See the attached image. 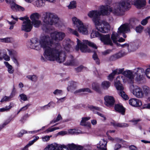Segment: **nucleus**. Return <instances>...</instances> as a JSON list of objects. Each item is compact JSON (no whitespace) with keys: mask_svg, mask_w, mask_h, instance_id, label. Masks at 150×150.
Instances as JSON below:
<instances>
[{"mask_svg":"<svg viewBox=\"0 0 150 150\" xmlns=\"http://www.w3.org/2000/svg\"><path fill=\"white\" fill-rule=\"evenodd\" d=\"M55 104L53 102H50L48 104L46 105L43 106L41 107V109L42 110H45L48 109L50 106H52L54 107L55 106Z\"/></svg>","mask_w":150,"mask_h":150,"instance_id":"nucleus-34","label":"nucleus"},{"mask_svg":"<svg viewBox=\"0 0 150 150\" xmlns=\"http://www.w3.org/2000/svg\"><path fill=\"white\" fill-rule=\"evenodd\" d=\"M110 83L108 81H104L102 83V86L105 89H108L110 86Z\"/></svg>","mask_w":150,"mask_h":150,"instance_id":"nucleus-39","label":"nucleus"},{"mask_svg":"<svg viewBox=\"0 0 150 150\" xmlns=\"http://www.w3.org/2000/svg\"><path fill=\"white\" fill-rule=\"evenodd\" d=\"M72 20L74 27L76 28L80 33L83 35L88 34V25H84L81 21L76 17H73Z\"/></svg>","mask_w":150,"mask_h":150,"instance_id":"nucleus-7","label":"nucleus"},{"mask_svg":"<svg viewBox=\"0 0 150 150\" xmlns=\"http://www.w3.org/2000/svg\"><path fill=\"white\" fill-rule=\"evenodd\" d=\"M122 57V54L121 53H118L111 56L109 58L110 61H113L119 59Z\"/></svg>","mask_w":150,"mask_h":150,"instance_id":"nucleus-28","label":"nucleus"},{"mask_svg":"<svg viewBox=\"0 0 150 150\" xmlns=\"http://www.w3.org/2000/svg\"><path fill=\"white\" fill-rule=\"evenodd\" d=\"M90 119V117H82L80 122V125L82 126H86V121Z\"/></svg>","mask_w":150,"mask_h":150,"instance_id":"nucleus-36","label":"nucleus"},{"mask_svg":"<svg viewBox=\"0 0 150 150\" xmlns=\"http://www.w3.org/2000/svg\"><path fill=\"white\" fill-rule=\"evenodd\" d=\"M0 42H3L8 43L9 42V38H0Z\"/></svg>","mask_w":150,"mask_h":150,"instance_id":"nucleus-61","label":"nucleus"},{"mask_svg":"<svg viewBox=\"0 0 150 150\" xmlns=\"http://www.w3.org/2000/svg\"><path fill=\"white\" fill-rule=\"evenodd\" d=\"M93 58L94 60L96 61V62L97 64H100L99 59L98 58L97 54L95 53H94L93 55Z\"/></svg>","mask_w":150,"mask_h":150,"instance_id":"nucleus-51","label":"nucleus"},{"mask_svg":"<svg viewBox=\"0 0 150 150\" xmlns=\"http://www.w3.org/2000/svg\"><path fill=\"white\" fill-rule=\"evenodd\" d=\"M123 74L128 79V82L131 84L134 83V75L133 71L127 70L123 73Z\"/></svg>","mask_w":150,"mask_h":150,"instance_id":"nucleus-14","label":"nucleus"},{"mask_svg":"<svg viewBox=\"0 0 150 150\" xmlns=\"http://www.w3.org/2000/svg\"><path fill=\"white\" fill-rule=\"evenodd\" d=\"M19 96L22 100L24 101L28 100L27 97L26 95L24 93H22L20 94Z\"/></svg>","mask_w":150,"mask_h":150,"instance_id":"nucleus-56","label":"nucleus"},{"mask_svg":"<svg viewBox=\"0 0 150 150\" xmlns=\"http://www.w3.org/2000/svg\"><path fill=\"white\" fill-rule=\"evenodd\" d=\"M69 33L73 35H74L76 36L79 37V33L77 30L74 29L70 28L69 29Z\"/></svg>","mask_w":150,"mask_h":150,"instance_id":"nucleus-44","label":"nucleus"},{"mask_svg":"<svg viewBox=\"0 0 150 150\" xmlns=\"http://www.w3.org/2000/svg\"><path fill=\"white\" fill-rule=\"evenodd\" d=\"M143 28L144 27L142 26L139 25L135 28V30L137 33H141L142 32Z\"/></svg>","mask_w":150,"mask_h":150,"instance_id":"nucleus-46","label":"nucleus"},{"mask_svg":"<svg viewBox=\"0 0 150 150\" xmlns=\"http://www.w3.org/2000/svg\"><path fill=\"white\" fill-rule=\"evenodd\" d=\"M104 99L105 104L108 106L113 105L115 101L114 98L111 96H107L105 97Z\"/></svg>","mask_w":150,"mask_h":150,"instance_id":"nucleus-18","label":"nucleus"},{"mask_svg":"<svg viewBox=\"0 0 150 150\" xmlns=\"http://www.w3.org/2000/svg\"><path fill=\"white\" fill-rule=\"evenodd\" d=\"M116 75L114 73L113 71L108 76V79L110 80H112L114 77L115 75Z\"/></svg>","mask_w":150,"mask_h":150,"instance_id":"nucleus-62","label":"nucleus"},{"mask_svg":"<svg viewBox=\"0 0 150 150\" xmlns=\"http://www.w3.org/2000/svg\"><path fill=\"white\" fill-rule=\"evenodd\" d=\"M48 0H38V7H41L43 6L45 3L46 1Z\"/></svg>","mask_w":150,"mask_h":150,"instance_id":"nucleus-59","label":"nucleus"},{"mask_svg":"<svg viewBox=\"0 0 150 150\" xmlns=\"http://www.w3.org/2000/svg\"><path fill=\"white\" fill-rule=\"evenodd\" d=\"M65 36V34L64 33L62 32H58L57 31H55L52 32L50 33V39L52 40H54L56 41L59 42L62 40ZM54 44L53 42L52 44L51 47H52L54 46Z\"/></svg>","mask_w":150,"mask_h":150,"instance_id":"nucleus-8","label":"nucleus"},{"mask_svg":"<svg viewBox=\"0 0 150 150\" xmlns=\"http://www.w3.org/2000/svg\"><path fill=\"white\" fill-rule=\"evenodd\" d=\"M62 119V118L61 115L60 114H59L56 118L54 119L50 122V124H52L53 123H55Z\"/></svg>","mask_w":150,"mask_h":150,"instance_id":"nucleus-49","label":"nucleus"},{"mask_svg":"<svg viewBox=\"0 0 150 150\" xmlns=\"http://www.w3.org/2000/svg\"><path fill=\"white\" fill-rule=\"evenodd\" d=\"M18 57V52L17 51L13 49L10 50V57Z\"/></svg>","mask_w":150,"mask_h":150,"instance_id":"nucleus-40","label":"nucleus"},{"mask_svg":"<svg viewBox=\"0 0 150 150\" xmlns=\"http://www.w3.org/2000/svg\"><path fill=\"white\" fill-rule=\"evenodd\" d=\"M133 72L136 80L139 81L142 79L144 73V70L142 68H137L133 70Z\"/></svg>","mask_w":150,"mask_h":150,"instance_id":"nucleus-12","label":"nucleus"},{"mask_svg":"<svg viewBox=\"0 0 150 150\" xmlns=\"http://www.w3.org/2000/svg\"><path fill=\"white\" fill-rule=\"evenodd\" d=\"M30 105V104H28L26 105L25 106L22 108L18 112L17 114H18L19 113V112L21 111H24L27 110L28 108V107Z\"/></svg>","mask_w":150,"mask_h":150,"instance_id":"nucleus-60","label":"nucleus"},{"mask_svg":"<svg viewBox=\"0 0 150 150\" xmlns=\"http://www.w3.org/2000/svg\"><path fill=\"white\" fill-rule=\"evenodd\" d=\"M115 108L116 110L121 112L122 115L124 114L125 110L122 105L118 104L116 105L115 107Z\"/></svg>","mask_w":150,"mask_h":150,"instance_id":"nucleus-26","label":"nucleus"},{"mask_svg":"<svg viewBox=\"0 0 150 150\" xmlns=\"http://www.w3.org/2000/svg\"><path fill=\"white\" fill-rule=\"evenodd\" d=\"M35 27H38L41 23V21L39 20L32 21V23Z\"/></svg>","mask_w":150,"mask_h":150,"instance_id":"nucleus-41","label":"nucleus"},{"mask_svg":"<svg viewBox=\"0 0 150 150\" xmlns=\"http://www.w3.org/2000/svg\"><path fill=\"white\" fill-rule=\"evenodd\" d=\"M110 124L115 127H127L129 126V125L126 123H119L115 121H112L110 122Z\"/></svg>","mask_w":150,"mask_h":150,"instance_id":"nucleus-22","label":"nucleus"},{"mask_svg":"<svg viewBox=\"0 0 150 150\" xmlns=\"http://www.w3.org/2000/svg\"><path fill=\"white\" fill-rule=\"evenodd\" d=\"M76 7V3L74 1H71L70 4L69 6H68V7L69 9H71L75 8Z\"/></svg>","mask_w":150,"mask_h":150,"instance_id":"nucleus-48","label":"nucleus"},{"mask_svg":"<svg viewBox=\"0 0 150 150\" xmlns=\"http://www.w3.org/2000/svg\"><path fill=\"white\" fill-rule=\"evenodd\" d=\"M60 145L54 143L47 145L44 149V150H54L58 148Z\"/></svg>","mask_w":150,"mask_h":150,"instance_id":"nucleus-21","label":"nucleus"},{"mask_svg":"<svg viewBox=\"0 0 150 150\" xmlns=\"http://www.w3.org/2000/svg\"><path fill=\"white\" fill-rule=\"evenodd\" d=\"M33 27L31 22L29 19L27 21H24L22 24L21 27V30L27 32L31 31Z\"/></svg>","mask_w":150,"mask_h":150,"instance_id":"nucleus-11","label":"nucleus"},{"mask_svg":"<svg viewBox=\"0 0 150 150\" xmlns=\"http://www.w3.org/2000/svg\"><path fill=\"white\" fill-rule=\"evenodd\" d=\"M115 86L118 91V93L120 96L125 100L128 99V96L123 91L124 87L122 84L120 83V81H117L116 79L115 81Z\"/></svg>","mask_w":150,"mask_h":150,"instance_id":"nucleus-10","label":"nucleus"},{"mask_svg":"<svg viewBox=\"0 0 150 150\" xmlns=\"http://www.w3.org/2000/svg\"><path fill=\"white\" fill-rule=\"evenodd\" d=\"M101 34L98 31L93 30L91 34V38L95 37H99L100 38Z\"/></svg>","mask_w":150,"mask_h":150,"instance_id":"nucleus-33","label":"nucleus"},{"mask_svg":"<svg viewBox=\"0 0 150 150\" xmlns=\"http://www.w3.org/2000/svg\"><path fill=\"white\" fill-rule=\"evenodd\" d=\"M40 16V15L37 13H35L32 14L30 18L32 21L39 20Z\"/></svg>","mask_w":150,"mask_h":150,"instance_id":"nucleus-27","label":"nucleus"},{"mask_svg":"<svg viewBox=\"0 0 150 150\" xmlns=\"http://www.w3.org/2000/svg\"><path fill=\"white\" fill-rule=\"evenodd\" d=\"M81 92H87L88 93H91V91L88 88H83L77 90L74 92V93L76 94L80 93Z\"/></svg>","mask_w":150,"mask_h":150,"instance_id":"nucleus-35","label":"nucleus"},{"mask_svg":"<svg viewBox=\"0 0 150 150\" xmlns=\"http://www.w3.org/2000/svg\"><path fill=\"white\" fill-rule=\"evenodd\" d=\"M61 47L59 43H57L52 47L47 49L44 52L45 58L42 56L41 59L44 62L46 59L52 61L56 60L59 63L64 61L66 59L65 53L62 51Z\"/></svg>","mask_w":150,"mask_h":150,"instance_id":"nucleus-1","label":"nucleus"},{"mask_svg":"<svg viewBox=\"0 0 150 150\" xmlns=\"http://www.w3.org/2000/svg\"><path fill=\"white\" fill-rule=\"evenodd\" d=\"M88 108L91 110L95 114H97L101 117H103L104 120H106L105 117L103 114L97 111L100 110V109L99 108L94 106L92 105H90L88 106Z\"/></svg>","mask_w":150,"mask_h":150,"instance_id":"nucleus-16","label":"nucleus"},{"mask_svg":"<svg viewBox=\"0 0 150 150\" xmlns=\"http://www.w3.org/2000/svg\"><path fill=\"white\" fill-rule=\"evenodd\" d=\"M26 2L31 3L33 2L35 5L38 7V0H24Z\"/></svg>","mask_w":150,"mask_h":150,"instance_id":"nucleus-54","label":"nucleus"},{"mask_svg":"<svg viewBox=\"0 0 150 150\" xmlns=\"http://www.w3.org/2000/svg\"><path fill=\"white\" fill-rule=\"evenodd\" d=\"M10 44L11 49L12 48H16L18 47V45L17 43L12 38H10Z\"/></svg>","mask_w":150,"mask_h":150,"instance_id":"nucleus-32","label":"nucleus"},{"mask_svg":"<svg viewBox=\"0 0 150 150\" xmlns=\"http://www.w3.org/2000/svg\"><path fill=\"white\" fill-rule=\"evenodd\" d=\"M146 0H136L134 1V4L138 9L144 7L146 5Z\"/></svg>","mask_w":150,"mask_h":150,"instance_id":"nucleus-17","label":"nucleus"},{"mask_svg":"<svg viewBox=\"0 0 150 150\" xmlns=\"http://www.w3.org/2000/svg\"><path fill=\"white\" fill-rule=\"evenodd\" d=\"M67 146L69 150H81L82 149V146L73 143L68 144Z\"/></svg>","mask_w":150,"mask_h":150,"instance_id":"nucleus-23","label":"nucleus"},{"mask_svg":"<svg viewBox=\"0 0 150 150\" xmlns=\"http://www.w3.org/2000/svg\"><path fill=\"white\" fill-rule=\"evenodd\" d=\"M43 21L44 24L42 29L45 33H48L51 30L50 26L58 23L59 20L57 16L53 13L46 12L44 14Z\"/></svg>","mask_w":150,"mask_h":150,"instance_id":"nucleus-5","label":"nucleus"},{"mask_svg":"<svg viewBox=\"0 0 150 150\" xmlns=\"http://www.w3.org/2000/svg\"><path fill=\"white\" fill-rule=\"evenodd\" d=\"M52 135L50 136H45L44 137H42V140L43 142H47L50 139V137H52Z\"/></svg>","mask_w":150,"mask_h":150,"instance_id":"nucleus-57","label":"nucleus"},{"mask_svg":"<svg viewBox=\"0 0 150 150\" xmlns=\"http://www.w3.org/2000/svg\"><path fill=\"white\" fill-rule=\"evenodd\" d=\"M129 44H132V45L131 46H128V49L129 50L131 51H133L136 49L135 45L134 43H131Z\"/></svg>","mask_w":150,"mask_h":150,"instance_id":"nucleus-53","label":"nucleus"},{"mask_svg":"<svg viewBox=\"0 0 150 150\" xmlns=\"http://www.w3.org/2000/svg\"><path fill=\"white\" fill-rule=\"evenodd\" d=\"M74 61L73 59V57L71 56V59L67 60V62L65 63V65L67 66L73 65L74 64Z\"/></svg>","mask_w":150,"mask_h":150,"instance_id":"nucleus-38","label":"nucleus"},{"mask_svg":"<svg viewBox=\"0 0 150 150\" xmlns=\"http://www.w3.org/2000/svg\"><path fill=\"white\" fill-rule=\"evenodd\" d=\"M15 0H10V4L11 8L14 11H17L18 5L16 4L15 3Z\"/></svg>","mask_w":150,"mask_h":150,"instance_id":"nucleus-30","label":"nucleus"},{"mask_svg":"<svg viewBox=\"0 0 150 150\" xmlns=\"http://www.w3.org/2000/svg\"><path fill=\"white\" fill-rule=\"evenodd\" d=\"M3 59L6 61L9 60V57L5 52V51L0 50V60H2Z\"/></svg>","mask_w":150,"mask_h":150,"instance_id":"nucleus-24","label":"nucleus"},{"mask_svg":"<svg viewBox=\"0 0 150 150\" xmlns=\"http://www.w3.org/2000/svg\"><path fill=\"white\" fill-rule=\"evenodd\" d=\"M77 45L76 47V50H78L79 49L82 52H90L92 51L88 48L87 45L92 47L93 48L96 49L97 47L96 45L93 42L88 41V40H83L82 41L77 39Z\"/></svg>","mask_w":150,"mask_h":150,"instance_id":"nucleus-6","label":"nucleus"},{"mask_svg":"<svg viewBox=\"0 0 150 150\" xmlns=\"http://www.w3.org/2000/svg\"><path fill=\"white\" fill-rule=\"evenodd\" d=\"M92 89L96 91H99L100 87L99 84L97 83H93L92 84Z\"/></svg>","mask_w":150,"mask_h":150,"instance_id":"nucleus-42","label":"nucleus"},{"mask_svg":"<svg viewBox=\"0 0 150 150\" xmlns=\"http://www.w3.org/2000/svg\"><path fill=\"white\" fill-rule=\"evenodd\" d=\"M62 91L61 90L56 89L53 92V93L55 96L60 95L62 94Z\"/></svg>","mask_w":150,"mask_h":150,"instance_id":"nucleus-55","label":"nucleus"},{"mask_svg":"<svg viewBox=\"0 0 150 150\" xmlns=\"http://www.w3.org/2000/svg\"><path fill=\"white\" fill-rule=\"evenodd\" d=\"M100 39L104 45H109L110 46L113 45V43L110 38V36L109 34L106 35L101 34Z\"/></svg>","mask_w":150,"mask_h":150,"instance_id":"nucleus-13","label":"nucleus"},{"mask_svg":"<svg viewBox=\"0 0 150 150\" xmlns=\"http://www.w3.org/2000/svg\"><path fill=\"white\" fill-rule=\"evenodd\" d=\"M145 74L147 77L150 79V68H147L145 71Z\"/></svg>","mask_w":150,"mask_h":150,"instance_id":"nucleus-64","label":"nucleus"},{"mask_svg":"<svg viewBox=\"0 0 150 150\" xmlns=\"http://www.w3.org/2000/svg\"><path fill=\"white\" fill-rule=\"evenodd\" d=\"M129 103L130 105L134 107L140 106L142 105L141 100L136 98L130 99L129 100Z\"/></svg>","mask_w":150,"mask_h":150,"instance_id":"nucleus-19","label":"nucleus"},{"mask_svg":"<svg viewBox=\"0 0 150 150\" xmlns=\"http://www.w3.org/2000/svg\"><path fill=\"white\" fill-rule=\"evenodd\" d=\"M102 5L100 7V11L97 10L90 11L88 14V16L92 18L96 29L99 31L103 33H108L110 29V25L108 23L104 20L100 19V16H106L103 14L102 11Z\"/></svg>","mask_w":150,"mask_h":150,"instance_id":"nucleus-3","label":"nucleus"},{"mask_svg":"<svg viewBox=\"0 0 150 150\" xmlns=\"http://www.w3.org/2000/svg\"><path fill=\"white\" fill-rule=\"evenodd\" d=\"M124 69V68L116 69L113 71L115 74H119L122 73L123 74Z\"/></svg>","mask_w":150,"mask_h":150,"instance_id":"nucleus-50","label":"nucleus"},{"mask_svg":"<svg viewBox=\"0 0 150 150\" xmlns=\"http://www.w3.org/2000/svg\"><path fill=\"white\" fill-rule=\"evenodd\" d=\"M68 133L69 134H77L80 133L77 130L75 129H71L68 131Z\"/></svg>","mask_w":150,"mask_h":150,"instance_id":"nucleus-47","label":"nucleus"},{"mask_svg":"<svg viewBox=\"0 0 150 150\" xmlns=\"http://www.w3.org/2000/svg\"><path fill=\"white\" fill-rule=\"evenodd\" d=\"M107 142L104 139H101L97 144V148L99 149L98 150H107L106 146Z\"/></svg>","mask_w":150,"mask_h":150,"instance_id":"nucleus-20","label":"nucleus"},{"mask_svg":"<svg viewBox=\"0 0 150 150\" xmlns=\"http://www.w3.org/2000/svg\"><path fill=\"white\" fill-rule=\"evenodd\" d=\"M129 88L133 94L137 98H140L143 97L142 90L139 86L132 84H131Z\"/></svg>","mask_w":150,"mask_h":150,"instance_id":"nucleus-9","label":"nucleus"},{"mask_svg":"<svg viewBox=\"0 0 150 150\" xmlns=\"http://www.w3.org/2000/svg\"><path fill=\"white\" fill-rule=\"evenodd\" d=\"M26 78L31 81L35 82L38 79L37 76L35 75H28L26 76Z\"/></svg>","mask_w":150,"mask_h":150,"instance_id":"nucleus-37","label":"nucleus"},{"mask_svg":"<svg viewBox=\"0 0 150 150\" xmlns=\"http://www.w3.org/2000/svg\"><path fill=\"white\" fill-rule=\"evenodd\" d=\"M16 93V90L15 89L14 86L13 85V88L11 90V92L10 95V98H13L15 95Z\"/></svg>","mask_w":150,"mask_h":150,"instance_id":"nucleus-52","label":"nucleus"},{"mask_svg":"<svg viewBox=\"0 0 150 150\" xmlns=\"http://www.w3.org/2000/svg\"><path fill=\"white\" fill-rule=\"evenodd\" d=\"M55 150H68V148L64 145H61L59 147Z\"/></svg>","mask_w":150,"mask_h":150,"instance_id":"nucleus-63","label":"nucleus"},{"mask_svg":"<svg viewBox=\"0 0 150 150\" xmlns=\"http://www.w3.org/2000/svg\"><path fill=\"white\" fill-rule=\"evenodd\" d=\"M52 43L49 35H43L40 36L39 41L36 38L32 39L29 42V47L36 50H39L42 48L45 50V52L52 46Z\"/></svg>","mask_w":150,"mask_h":150,"instance_id":"nucleus-4","label":"nucleus"},{"mask_svg":"<svg viewBox=\"0 0 150 150\" xmlns=\"http://www.w3.org/2000/svg\"><path fill=\"white\" fill-rule=\"evenodd\" d=\"M139 21L135 18H132L129 21V25L131 28H134L139 23Z\"/></svg>","mask_w":150,"mask_h":150,"instance_id":"nucleus-25","label":"nucleus"},{"mask_svg":"<svg viewBox=\"0 0 150 150\" xmlns=\"http://www.w3.org/2000/svg\"><path fill=\"white\" fill-rule=\"evenodd\" d=\"M144 93L146 95L150 93V90L149 88L146 86H144L143 87Z\"/></svg>","mask_w":150,"mask_h":150,"instance_id":"nucleus-45","label":"nucleus"},{"mask_svg":"<svg viewBox=\"0 0 150 150\" xmlns=\"http://www.w3.org/2000/svg\"><path fill=\"white\" fill-rule=\"evenodd\" d=\"M73 44V42H68L64 45V48L67 52H68L70 51Z\"/></svg>","mask_w":150,"mask_h":150,"instance_id":"nucleus-31","label":"nucleus"},{"mask_svg":"<svg viewBox=\"0 0 150 150\" xmlns=\"http://www.w3.org/2000/svg\"><path fill=\"white\" fill-rule=\"evenodd\" d=\"M130 31L129 25L127 23L122 25L118 29V33L119 34L122 33H128Z\"/></svg>","mask_w":150,"mask_h":150,"instance_id":"nucleus-15","label":"nucleus"},{"mask_svg":"<svg viewBox=\"0 0 150 150\" xmlns=\"http://www.w3.org/2000/svg\"><path fill=\"white\" fill-rule=\"evenodd\" d=\"M27 133V132L26 131L24 130H22L18 134L17 137H21L24 134Z\"/></svg>","mask_w":150,"mask_h":150,"instance_id":"nucleus-58","label":"nucleus"},{"mask_svg":"<svg viewBox=\"0 0 150 150\" xmlns=\"http://www.w3.org/2000/svg\"><path fill=\"white\" fill-rule=\"evenodd\" d=\"M59 129V128L58 127H50L46 129L45 132V133H48L49 132H52L56 130Z\"/></svg>","mask_w":150,"mask_h":150,"instance_id":"nucleus-43","label":"nucleus"},{"mask_svg":"<svg viewBox=\"0 0 150 150\" xmlns=\"http://www.w3.org/2000/svg\"><path fill=\"white\" fill-rule=\"evenodd\" d=\"M131 0H122L117 3L112 8L106 5L102 7V11L104 15L108 16L112 13L116 16H122L125 14V11L130 5Z\"/></svg>","mask_w":150,"mask_h":150,"instance_id":"nucleus-2","label":"nucleus"},{"mask_svg":"<svg viewBox=\"0 0 150 150\" xmlns=\"http://www.w3.org/2000/svg\"><path fill=\"white\" fill-rule=\"evenodd\" d=\"M119 35L117 33L113 32L111 35V38L113 42L116 43L117 41V39L118 38Z\"/></svg>","mask_w":150,"mask_h":150,"instance_id":"nucleus-29","label":"nucleus"}]
</instances>
